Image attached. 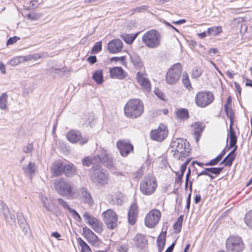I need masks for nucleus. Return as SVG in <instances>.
<instances>
[{
  "label": "nucleus",
  "instance_id": "obj_1",
  "mask_svg": "<svg viewBox=\"0 0 252 252\" xmlns=\"http://www.w3.org/2000/svg\"><path fill=\"white\" fill-rule=\"evenodd\" d=\"M53 185L55 190L59 195L70 199L76 198L73 184L71 182L61 178L55 180Z\"/></svg>",
  "mask_w": 252,
  "mask_h": 252
},
{
  "label": "nucleus",
  "instance_id": "obj_2",
  "mask_svg": "<svg viewBox=\"0 0 252 252\" xmlns=\"http://www.w3.org/2000/svg\"><path fill=\"white\" fill-rule=\"evenodd\" d=\"M125 116L130 119H136L141 116L144 112L142 102L139 99L129 100L124 107Z\"/></svg>",
  "mask_w": 252,
  "mask_h": 252
},
{
  "label": "nucleus",
  "instance_id": "obj_3",
  "mask_svg": "<svg viewBox=\"0 0 252 252\" xmlns=\"http://www.w3.org/2000/svg\"><path fill=\"white\" fill-rule=\"evenodd\" d=\"M161 34L156 30H151L146 32L142 36L143 43L149 48H157L161 44Z\"/></svg>",
  "mask_w": 252,
  "mask_h": 252
},
{
  "label": "nucleus",
  "instance_id": "obj_4",
  "mask_svg": "<svg viewBox=\"0 0 252 252\" xmlns=\"http://www.w3.org/2000/svg\"><path fill=\"white\" fill-rule=\"evenodd\" d=\"M157 187L156 178L151 175L145 176L141 180L140 189L142 193L146 195L153 194Z\"/></svg>",
  "mask_w": 252,
  "mask_h": 252
},
{
  "label": "nucleus",
  "instance_id": "obj_5",
  "mask_svg": "<svg viewBox=\"0 0 252 252\" xmlns=\"http://www.w3.org/2000/svg\"><path fill=\"white\" fill-rule=\"evenodd\" d=\"M182 72V67L180 63L173 64L168 70L166 75V81L168 84L174 85L180 80Z\"/></svg>",
  "mask_w": 252,
  "mask_h": 252
},
{
  "label": "nucleus",
  "instance_id": "obj_6",
  "mask_svg": "<svg viewBox=\"0 0 252 252\" xmlns=\"http://www.w3.org/2000/svg\"><path fill=\"white\" fill-rule=\"evenodd\" d=\"M100 165L96 164L93 166L92 179V181L97 186H102L107 184L108 181V175L104 173L100 169Z\"/></svg>",
  "mask_w": 252,
  "mask_h": 252
},
{
  "label": "nucleus",
  "instance_id": "obj_7",
  "mask_svg": "<svg viewBox=\"0 0 252 252\" xmlns=\"http://www.w3.org/2000/svg\"><path fill=\"white\" fill-rule=\"evenodd\" d=\"M172 152L174 151L173 155L176 158L180 159L182 158L189 156V149L186 147L185 142L183 139H177L172 143Z\"/></svg>",
  "mask_w": 252,
  "mask_h": 252
},
{
  "label": "nucleus",
  "instance_id": "obj_8",
  "mask_svg": "<svg viewBox=\"0 0 252 252\" xmlns=\"http://www.w3.org/2000/svg\"><path fill=\"white\" fill-rule=\"evenodd\" d=\"M226 248L228 252H240L244 249V244L240 237L230 236L226 241Z\"/></svg>",
  "mask_w": 252,
  "mask_h": 252
},
{
  "label": "nucleus",
  "instance_id": "obj_9",
  "mask_svg": "<svg viewBox=\"0 0 252 252\" xmlns=\"http://www.w3.org/2000/svg\"><path fill=\"white\" fill-rule=\"evenodd\" d=\"M93 159L96 162H100L110 170L116 168L112 156L105 150L102 149L97 156L93 157Z\"/></svg>",
  "mask_w": 252,
  "mask_h": 252
},
{
  "label": "nucleus",
  "instance_id": "obj_10",
  "mask_svg": "<svg viewBox=\"0 0 252 252\" xmlns=\"http://www.w3.org/2000/svg\"><path fill=\"white\" fill-rule=\"evenodd\" d=\"M214 100V94L209 91L198 92L195 98L196 105L200 107H205L210 104Z\"/></svg>",
  "mask_w": 252,
  "mask_h": 252
},
{
  "label": "nucleus",
  "instance_id": "obj_11",
  "mask_svg": "<svg viewBox=\"0 0 252 252\" xmlns=\"http://www.w3.org/2000/svg\"><path fill=\"white\" fill-rule=\"evenodd\" d=\"M102 216L105 224L109 229H114L116 227L118 217L115 212L111 209H108L102 213Z\"/></svg>",
  "mask_w": 252,
  "mask_h": 252
},
{
  "label": "nucleus",
  "instance_id": "obj_12",
  "mask_svg": "<svg viewBox=\"0 0 252 252\" xmlns=\"http://www.w3.org/2000/svg\"><path fill=\"white\" fill-rule=\"evenodd\" d=\"M161 217L160 212L157 209H153L150 211L145 219V225L149 227H154L158 222Z\"/></svg>",
  "mask_w": 252,
  "mask_h": 252
},
{
  "label": "nucleus",
  "instance_id": "obj_13",
  "mask_svg": "<svg viewBox=\"0 0 252 252\" xmlns=\"http://www.w3.org/2000/svg\"><path fill=\"white\" fill-rule=\"evenodd\" d=\"M168 134L166 126L163 124H160L158 128L152 130L150 136L151 139L158 141H162L166 138Z\"/></svg>",
  "mask_w": 252,
  "mask_h": 252
},
{
  "label": "nucleus",
  "instance_id": "obj_14",
  "mask_svg": "<svg viewBox=\"0 0 252 252\" xmlns=\"http://www.w3.org/2000/svg\"><path fill=\"white\" fill-rule=\"evenodd\" d=\"M116 146L123 157H126L130 152H133V146L128 141L118 140Z\"/></svg>",
  "mask_w": 252,
  "mask_h": 252
},
{
  "label": "nucleus",
  "instance_id": "obj_15",
  "mask_svg": "<svg viewBox=\"0 0 252 252\" xmlns=\"http://www.w3.org/2000/svg\"><path fill=\"white\" fill-rule=\"evenodd\" d=\"M84 219L88 222L89 224L91 227L98 233L102 232V223L96 218L91 216L90 213L86 212L83 215Z\"/></svg>",
  "mask_w": 252,
  "mask_h": 252
},
{
  "label": "nucleus",
  "instance_id": "obj_16",
  "mask_svg": "<svg viewBox=\"0 0 252 252\" xmlns=\"http://www.w3.org/2000/svg\"><path fill=\"white\" fill-rule=\"evenodd\" d=\"M66 138L72 143L79 142L81 145L86 144L88 141V138L81 136L80 131L74 130L68 131L66 134Z\"/></svg>",
  "mask_w": 252,
  "mask_h": 252
},
{
  "label": "nucleus",
  "instance_id": "obj_17",
  "mask_svg": "<svg viewBox=\"0 0 252 252\" xmlns=\"http://www.w3.org/2000/svg\"><path fill=\"white\" fill-rule=\"evenodd\" d=\"M0 214L3 215L4 219L7 223L10 225L15 223V215L10 212L7 205L2 200H0Z\"/></svg>",
  "mask_w": 252,
  "mask_h": 252
},
{
  "label": "nucleus",
  "instance_id": "obj_18",
  "mask_svg": "<svg viewBox=\"0 0 252 252\" xmlns=\"http://www.w3.org/2000/svg\"><path fill=\"white\" fill-rule=\"evenodd\" d=\"M123 48V42L119 39L110 41L107 45V49L110 53L115 54L121 52Z\"/></svg>",
  "mask_w": 252,
  "mask_h": 252
},
{
  "label": "nucleus",
  "instance_id": "obj_19",
  "mask_svg": "<svg viewBox=\"0 0 252 252\" xmlns=\"http://www.w3.org/2000/svg\"><path fill=\"white\" fill-rule=\"evenodd\" d=\"M79 193L81 200L83 203H87L90 206L93 205L94 201L88 189L83 187L80 189Z\"/></svg>",
  "mask_w": 252,
  "mask_h": 252
},
{
  "label": "nucleus",
  "instance_id": "obj_20",
  "mask_svg": "<svg viewBox=\"0 0 252 252\" xmlns=\"http://www.w3.org/2000/svg\"><path fill=\"white\" fill-rule=\"evenodd\" d=\"M110 75L112 78L123 79L125 78L127 74L121 67H114L110 70Z\"/></svg>",
  "mask_w": 252,
  "mask_h": 252
},
{
  "label": "nucleus",
  "instance_id": "obj_21",
  "mask_svg": "<svg viewBox=\"0 0 252 252\" xmlns=\"http://www.w3.org/2000/svg\"><path fill=\"white\" fill-rule=\"evenodd\" d=\"M136 79L146 91L150 92L151 91L150 82L148 79L144 77L143 73L140 71L138 72L136 75Z\"/></svg>",
  "mask_w": 252,
  "mask_h": 252
},
{
  "label": "nucleus",
  "instance_id": "obj_22",
  "mask_svg": "<svg viewBox=\"0 0 252 252\" xmlns=\"http://www.w3.org/2000/svg\"><path fill=\"white\" fill-rule=\"evenodd\" d=\"M138 214V207L136 203L131 204L128 213V221L130 224H135Z\"/></svg>",
  "mask_w": 252,
  "mask_h": 252
},
{
  "label": "nucleus",
  "instance_id": "obj_23",
  "mask_svg": "<svg viewBox=\"0 0 252 252\" xmlns=\"http://www.w3.org/2000/svg\"><path fill=\"white\" fill-rule=\"evenodd\" d=\"M204 125L200 122L194 123L191 125V127L193 130L195 140L197 142H198L199 140V137L200 136L201 133L204 129Z\"/></svg>",
  "mask_w": 252,
  "mask_h": 252
},
{
  "label": "nucleus",
  "instance_id": "obj_24",
  "mask_svg": "<svg viewBox=\"0 0 252 252\" xmlns=\"http://www.w3.org/2000/svg\"><path fill=\"white\" fill-rule=\"evenodd\" d=\"M22 169L26 175L32 179L37 169V166L34 162H30L28 165H23Z\"/></svg>",
  "mask_w": 252,
  "mask_h": 252
},
{
  "label": "nucleus",
  "instance_id": "obj_25",
  "mask_svg": "<svg viewBox=\"0 0 252 252\" xmlns=\"http://www.w3.org/2000/svg\"><path fill=\"white\" fill-rule=\"evenodd\" d=\"M17 218L18 222L21 229L25 234H26L29 230L30 227L25 218L24 217L22 213L20 212H18L17 213Z\"/></svg>",
  "mask_w": 252,
  "mask_h": 252
},
{
  "label": "nucleus",
  "instance_id": "obj_26",
  "mask_svg": "<svg viewBox=\"0 0 252 252\" xmlns=\"http://www.w3.org/2000/svg\"><path fill=\"white\" fill-rule=\"evenodd\" d=\"M64 165L62 162L59 161H55L51 168L52 172L56 176L61 175L63 171Z\"/></svg>",
  "mask_w": 252,
  "mask_h": 252
},
{
  "label": "nucleus",
  "instance_id": "obj_27",
  "mask_svg": "<svg viewBox=\"0 0 252 252\" xmlns=\"http://www.w3.org/2000/svg\"><path fill=\"white\" fill-rule=\"evenodd\" d=\"M228 132L229 133L227 134V137H229L230 140L229 146L227 149V151L232 148L234 147V146H235L237 141V138L234 129H229Z\"/></svg>",
  "mask_w": 252,
  "mask_h": 252
},
{
  "label": "nucleus",
  "instance_id": "obj_28",
  "mask_svg": "<svg viewBox=\"0 0 252 252\" xmlns=\"http://www.w3.org/2000/svg\"><path fill=\"white\" fill-rule=\"evenodd\" d=\"M63 173L67 177H71L76 174V167L72 163L64 165Z\"/></svg>",
  "mask_w": 252,
  "mask_h": 252
},
{
  "label": "nucleus",
  "instance_id": "obj_29",
  "mask_svg": "<svg viewBox=\"0 0 252 252\" xmlns=\"http://www.w3.org/2000/svg\"><path fill=\"white\" fill-rule=\"evenodd\" d=\"M135 239L136 240V244L137 247L140 249L145 248L148 243V240L144 235L137 234L135 236Z\"/></svg>",
  "mask_w": 252,
  "mask_h": 252
},
{
  "label": "nucleus",
  "instance_id": "obj_30",
  "mask_svg": "<svg viewBox=\"0 0 252 252\" xmlns=\"http://www.w3.org/2000/svg\"><path fill=\"white\" fill-rule=\"evenodd\" d=\"M166 232L165 231L160 233L157 238V244L158 248V252H161L165 244Z\"/></svg>",
  "mask_w": 252,
  "mask_h": 252
},
{
  "label": "nucleus",
  "instance_id": "obj_31",
  "mask_svg": "<svg viewBox=\"0 0 252 252\" xmlns=\"http://www.w3.org/2000/svg\"><path fill=\"white\" fill-rule=\"evenodd\" d=\"M130 57L133 65L136 68L140 69L143 67V63L138 54L135 53H133L130 55Z\"/></svg>",
  "mask_w": 252,
  "mask_h": 252
},
{
  "label": "nucleus",
  "instance_id": "obj_32",
  "mask_svg": "<svg viewBox=\"0 0 252 252\" xmlns=\"http://www.w3.org/2000/svg\"><path fill=\"white\" fill-rule=\"evenodd\" d=\"M92 78L97 84H101L104 81L102 70H95L93 74Z\"/></svg>",
  "mask_w": 252,
  "mask_h": 252
},
{
  "label": "nucleus",
  "instance_id": "obj_33",
  "mask_svg": "<svg viewBox=\"0 0 252 252\" xmlns=\"http://www.w3.org/2000/svg\"><path fill=\"white\" fill-rule=\"evenodd\" d=\"M226 153L225 149L223 150L214 159L210 160L209 162L206 163V166H214L217 165L222 159L223 157Z\"/></svg>",
  "mask_w": 252,
  "mask_h": 252
},
{
  "label": "nucleus",
  "instance_id": "obj_34",
  "mask_svg": "<svg viewBox=\"0 0 252 252\" xmlns=\"http://www.w3.org/2000/svg\"><path fill=\"white\" fill-rule=\"evenodd\" d=\"M176 115L178 118L180 119H187L189 117V111L187 109L180 108L176 112Z\"/></svg>",
  "mask_w": 252,
  "mask_h": 252
},
{
  "label": "nucleus",
  "instance_id": "obj_35",
  "mask_svg": "<svg viewBox=\"0 0 252 252\" xmlns=\"http://www.w3.org/2000/svg\"><path fill=\"white\" fill-rule=\"evenodd\" d=\"M78 243L81 248L82 252H92L89 246L81 238L78 239Z\"/></svg>",
  "mask_w": 252,
  "mask_h": 252
},
{
  "label": "nucleus",
  "instance_id": "obj_36",
  "mask_svg": "<svg viewBox=\"0 0 252 252\" xmlns=\"http://www.w3.org/2000/svg\"><path fill=\"white\" fill-rule=\"evenodd\" d=\"M183 218V215L180 216L173 225V229L176 233H178L181 231Z\"/></svg>",
  "mask_w": 252,
  "mask_h": 252
},
{
  "label": "nucleus",
  "instance_id": "obj_37",
  "mask_svg": "<svg viewBox=\"0 0 252 252\" xmlns=\"http://www.w3.org/2000/svg\"><path fill=\"white\" fill-rule=\"evenodd\" d=\"M222 29L221 27H212L208 29L207 33L208 35H217L219 33L221 32Z\"/></svg>",
  "mask_w": 252,
  "mask_h": 252
},
{
  "label": "nucleus",
  "instance_id": "obj_38",
  "mask_svg": "<svg viewBox=\"0 0 252 252\" xmlns=\"http://www.w3.org/2000/svg\"><path fill=\"white\" fill-rule=\"evenodd\" d=\"M182 83L185 88L189 90L191 85L187 72H184L182 75Z\"/></svg>",
  "mask_w": 252,
  "mask_h": 252
},
{
  "label": "nucleus",
  "instance_id": "obj_39",
  "mask_svg": "<svg viewBox=\"0 0 252 252\" xmlns=\"http://www.w3.org/2000/svg\"><path fill=\"white\" fill-rule=\"evenodd\" d=\"M82 164L84 166L89 167L91 165H96L95 164L96 161L94 160L93 158L89 157H85L82 159Z\"/></svg>",
  "mask_w": 252,
  "mask_h": 252
},
{
  "label": "nucleus",
  "instance_id": "obj_40",
  "mask_svg": "<svg viewBox=\"0 0 252 252\" xmlns=\"http://www.w3.org/2000/svg\"><path fill=\"white\" fill-rule=\"evenodd\" d=\"M203 72V70L199 66H195L192 70L191 77L193 78H197L200 77Z\"/></svg>",
  "mask_w": 252,
  "mask_h": 252
},
{
  "label": "nucleus",
  "instance_id": "obj_41",
  "mask_svg": "<svg viewBox=\"0 0 252 252\" xmlns=\"http://www.w3.org/2000/svg\"><path fill=\"white\" fill-rule=\"evenodd\" d=\"M235 158H234L233 156L232 157L227 155L223 159V161L220 163V164L224 163L225 166H231L232 162Z\"/></svg>",
  "mask_w": 252,
  "mask_h": 252
},
{
  "label": "nucleus",
  "instance_id": "obj_42",
  "mask_svg": "<svg viewBox=\"0 0 252 252\" xmlns=\"http://www.w3.org/2000/svg\"><path fill=\"white\" fill-rule=\"evenodd\" d=\"M244 220L247 225L252 227V210L249 211L246 214Z\"/></svg>",
  "mask_w": 252,
  "mask_h": 252
},
{
  "label": "nucleus",
  "instance_id": "obj_43",
  "mask_svg": "<svg viewBox=\"0 0 252 252\" xmlns=\"http://www.w3.org/2000/svg\"><path fill=\"white\" fill-rule=\"evenodd\" d=\"M223 167H210L206 168V170L209 173L219 175L223 170Z\"/></svg>",
  "mask_w": 252,
  "mask_h": 252
},
{
  "label": "nucleus",
  "instance_id": "obj_44",
  "mask_svg": "<svg viewBox=\"0 0 252 252\" xmlns=\"http://www.w3.org/2000/svg\"><path fill=\"white\" fill-rule=\"evenodd\" d=\"M6 95L3 94L0 96V109L2 110L6 109L7 107V99Z\"/></svg>",
  "mask_w": 252,
  "mask_h": 252
},
{
  "label": "nucleus",
  "instance_id": "obj_45",
  "mask_svg": "<svg viewBox=\"0 0 252 252\" xmlns=\"http://www.w3.org/2000/svg\"><path fill=\"white\" fill-rule=\"evenodd\" d=\"M102 50V44L101 41L96 42L92 49L91 53L96 54Z\"/></svg>",
  "mask_w": 252,
  "mask_h": 252
},
{
  "label": "nucleus",
  "instance_id": "obj_46",
  "mask_svg": "<svg viewBox=\"0 0 252 252\" xmlns=\"http://www.w3.org/2000/svg\"><path fill=\"white\" fill-rule=\"evenodd\" d=\"M149 6L148 5H141L138 7H136L132 9V13L143 12L145 11L148 10Z\"/></svg>",
  "mask_w": 252,
  "mask_h": 252
},
{
  "label": "nucleus",
  "instance_id": "obj_47",
  "mask_svg": "<svg viewBox=\"0 0 252 252\" xmlns=\"http://www.w3.org/2000/svg\"><path fill=\"white\" fill-rule=\"evenodd\" d=\"M88 242L92 246L96 242H97L99 239L98 237L94 234H91L90 236L86 238Z\"/></svg>",
  "mask_w": 252,
  "mask_h": 252
},
{
  "label": "nucleus",
  "instance_id": "obj_48",
  "mask_svg": "<svg viewBox=\"0 0 252 252\" xmlns=\"http://www.w3.org/2000/svg\"><path fill=\"white\" fill-rule=\"evenodd\" d=\"M224 111L228 118L235 117L234 113L231 107H227L226 105H224Z\"/></svg>",
  "mask_w": 252,
  "mask_h": 252
},
{
  "label": "nucleus",
  "instance_id": "obj_49",
  "mask_svg": "<svg viewBox=\"0 0 252 252\" xmlns=\"http://www.w3.org/2000/svg\"><path fill=\"white\" fill-rule=\"evenodd\" d=\"M57 201L59 204L61 205L64 209H66L68 211H69L72 208H71L69 205L67 203V202L63 200V199L59 198L57 199Z\"/></svg>",
  "mask_w": 252,
  "mask_h": 252
},
{
  "label": "nucleus",
  "instance_id": "obj_50",
  "mask_svg": "<svg viewBox=\"0 0 252 252\" xmlns=\"http://www.w3.org/2000/svg\"><path fill=\"white\" fill-rule=\"evenodd\" d=\"M26 17L29 20L33 21L38 19L40 18V15L35 13H29L26 15Z\"/></svg>",
  "mask_w": 252,
  "mask_h": 252
},
{
  "label": "nucleus",
  "instance_id": "obj_51",
  "mask_svg": "<svg viewBox=\"0 0 252 252\" xmlns=\"http://www.w3.org/2000/svg\"><path fill=\"white\" fill-rule=\"evenodd\" d=\"M33 149V147L32 144H28L27 145H26L23 147L22 150L24 153L28 154L32 152Z\"/></svg>",
  "mask_w": 252,
  "mask_h": 252
},
{
  "label": "nucleus",
  "instance_id": "obj_52",
  "mask_svg": "<svg viewBox=\"0 0 252 252\" xmlns=\"http://www.w3.org/2000/svg\"><path fill=\"white\" fill-rule=\"evenodd\" d=\"M117 249L118 252H127L128 245L126 244L121 245L117 247Z\"/></svg>",
  "mask_w": 252,
  "mask_h": 252
},
{
  "label": "nucleus",
  "instance_id": "obj_53",
  "mask_svg": "<svg viewBox=\"0 0 252 252\" xmlns=\"http://www.w3.org/2000/svg\"><path fill=\"white\" fill-rule=\"evenodd\" d=\"M138 34V33H136L134 35H131L130 36H129L128 35H127V37L124 39V40L128 44H130L133 42V41L136 38L137 35Z\"/></svg>",
  "mask_w": 252,
  "mask_h": 252
},
{
  "label": "nucleus",
  "instance_id": "obj_54",
  "mask_svg": "<svg viewBox=\"0 0 252 252\" xmlns=\"http://www.w3.org/2000/svg\"><path fill=\"white\" fill-rule=\"evenodd\" d=\"M69 212L72 214L73 218L75 220H77L78 221H80L81 220L80 216L75 210L71 209Z\"/></svg>",
  "mask_w": 252,
  "mask_h": 252
},
{
  "label": "nucleus",
  "instance_id": "obj_55",
  "mask_svg": "<svg viewBox=\"0 0 252 252\" xmlns=\"http://www.w3.org/2000/svg\"><path fill=\"white\" fill-rule=\"evenodd\" d=\"M155 94L162 100H164L165 95L158 88H156L154 91Z\"/></svg>",
  "mask_w": 252,
  "mask_h": 252
},
{
  "label": "nucleus",
  "instance_id": "obj_56",
  "mask_svg": "<svg viewBox=\"0 0 252 252\" xmlns=\"http://www.w3.org/2000/svg\"><path fill=\"white\" fill-rule=\"evenodd\" d=\"M20 38L16 36H14L12 37H10L7 41V45L13 44V43L16 42Z\"/></svg>",
  "mask_w": 252,
  "mask_h": 252
},
{
  "label": "nucleus",
  "instance_id": "obj_57",
  "mask_svg": "<svg viewBox=\"0 0 252 252\" xmlns=\"http://www.w3.org/2000/svg\"><path fill=\"white\" fill-rule=\"evenodd\" d=\"M102 245V243L100 240H98L97 242L95 243L93 246L94 247L96 250V251L97 252H103V250H101L100 247Z\"/></svg>",
  "mask_w": 252,
  "mask_h": 252
},
{
  "label": "nucleus",
  "instance_id": "obj_58",
  "mask_svg": "<svg viewBox=\"0 0 252 252\" xmlns=\"http://www.w3.org/2000/svg\"><path fill=\"white\" fill-rule=\"evenodd\" d=\"M84 233L86 235V237H88L90 236L91 234H94V233L88 227H85L83 228Z\"/></svg>",
  "mask_w": 252,
  "mask_h": 252
},
{
  "label": "nucleus",
  "instance_id": "obj_59",
  "mask_svg": "<svg viewBox=\"0 0 252 252\" xmlns=\"http://www.w3.org/2000/svg\"><path fill=\"white\" fill-rule=\"evenodd\" d=\"M37 1L35 0H32L30 2V5L29 6V9H33L38 7V4L37 3Z\"/></svg>",
  "mask_w": 252,
  "mask_h": 252
},
{
  "label": "nucleus",
  "instance_id": "obj_60",
  "mask_svg": "<svg viewBox=\"0 0 252 252\" xmlns=\"http://www.w3.org/2000/svg\"><path fill=\"white\" fill-rule=\"evenodd\" d=\"M42 202L43 205L44 207L48 211H51V209L50 208V205L49 202H47L44 198L42 197Z\"/></svg>",
  "mask_w": 252,
  "mask_h": 252
},
{
  "label": "nucleus",
  "instance_id": "obj_61",
  "mask_svg": "<svg viewBox=\"0 0 252 252\" xmlns=\"http://www.w3.org/2000/svg\"><path fill=\"white\" fill-rule=\"evenodd\" d=\"M87 61L91 64H94L97 62V58L95 56H91L88 57Z\"/></svg>",
  "mask_w": 252,
  "mask_h": 252
},
{
  "label": "nucleus",
  "instance_id": "obj_62",
  "mask_svg": "<svg viewBox=\"0 0 252 252\" xmlns=\"http://www.w3.org/2000/svg\"><path fill=\"white\" fill-rule=\"evenodd\" d=\"M125 60V57L124 56H122V57H112L110 60L111 62H113V61H122V62H124Z\"/></svg>",
  "mask_w": 252,
  "mask_h": 252
},
{
  "label": "nucleus",
  "instance_id": "obj_63",
  "mask_svg": "<svg viewBox=\"0 0 252 252\" xmlns=\"http://www.w3.org/2000/svg\"><path fill=\"white\" fill-rule=\"evenodd\" d=\"M21 61L20 58H17L13 59L10 61V64L12 65H16L20 63Z\"/></svg>",
  "mask_w": 252,
  "mask_h": 252
},
{
  "label": "nucleus",
  "instance_id": "obj_64",
  "mask_svg": "<svg viewBox=\"0 0 252 252\" xmlns=\"http://www.w3.org/2000/svg\"><path fill=\"white\" fill-rule=\"evenodd\" d=\"M234 85H235V89H236V91L238 92V94H239V95H241V88L239 85V84L235 82H234Z\"/></svg>",
  "mask_w": 252,
  "mask_h": 252
}]
</instances>
